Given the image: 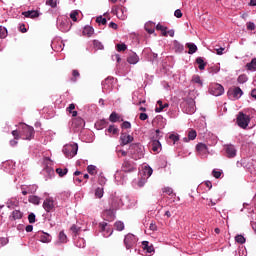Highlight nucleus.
<instances>
[{
  "label": "nucleus",
  "instance_id": "39",
  "mask_svg": "<svg viewBox=\"0 0 256 256\" xmlns=\"http://www.w3.org/2000/svg\"><path fill=\"white\" fill-rule=\"evenodd\" d=\"M116 154H117V157L119 158L127 157V151L121 149L119 146L116 147Z\"/></svg>",
  "mask_w": 256,
  "mask_h": 256
},
{
  "label": "nucleus",
  "instance_id": "17",
  "mask_svg": "<svg viewBox=\"0 0 256 256\" xmlns=\"http://www.w3.org/2000/svg\"><path fill=\"white\" fill-rule=\"evenodd\" d=\"M36 237L41 241V243H51L53 237H51V234L45 233V232H38L36 234Z\"/></svg>",
  "mask_w": 256,
  "mask_h": 256
},
{
  "label": "nucleus",
  "instance_id": "11",
  "mask_svg": "<svg viewBox=\"0 0 256 256\" xmlns=\"http://www.w3.org/2000/svg\"><path fill=\"white\" fill-rule=\"evenodd\" d=\"M196 151L202 159H207L209 155V148L206 146L205 143H198L196 145Z\"/></svg>",
  "mask_w": 256,
  "mask_h": 256
},
{
  "label": "nucleus",
  "instance_id": "22",
  "mask_svg": "<svg viewBox=\"0 0 256 256\" xmlns=\"http://www.w3.org/2000/svg\"><path fill=\"white\" fill-rule=\"evenodd\" d=\"M197 139V131L190 129L188 130V137H184L183 141L189 143V141H195Z\"/></svg>",
  "mask_w": 256,
  "mask_h": 256
},
{
  "label": "nucleus",
  "instance_id": "58",
  "mask_svg": "<svg viewBox=\"0 0 256 256\" xmlns=\"http://www.w3.org/2000/svg\"><path fill=\"white\" fill-rule=\"evenodd\" d=\"M72 75H73L74 78H72L71 81H73V83H75L77 81V77H79V75H80L79 71L73 70Z\"/></svg>",
  "mask_w": 256,
  "mask_h": 256
},
{
  "label": "nucleus",
  "instance_id": "53",
  "mask_svg": "<svg viewBox=\"0 0 256 256\" xmlns=\"http://www.w3.org/2000/svg\"><path fill=\"white\" fill-rule=\"evenodd\" d=\"M93 45L95 49H103V43H101L99 40H94Z\"/></svg>",
  "mask_w": 256,
  "mask_h": 256
},
{
  "label": "nucleus",
  "instance_id": "28",
  "mask_svg": "<svg viewBox=\"0 0 256 256\" xmlns=\"http://www.w3.org/2000/svg\"><path fill=\"white\" fill-rule=\"evenodd\" d=\"M22 15H24V17H29L30 19H35V17L39 16V12L36 10H29L26 12H22Z\"/></svg>",
  "mask_w": 256,
  "mask_h": 256
},
{
  "label": "nucleus",
  "instance_id": "10",
  "mask_svg": "<svg viewBox=\"0 0 256 256\" xmlns=\"http://www.w3.org/2000/svg\"><path fill=\"white\" fill-rule=\"evenodd\" d=\"M209 91L211 95H214V97H220V95L225 93V88H223L221 84H211Z\"/></svg>",
  "mask_w": 256,
  "mask_h": 256
},
{
  "label": "nucleus",
  "instance_id": "20",
  "mask_svg": "<svg viewBox=\"0 0 256 256\" xmlns=\"http://www.w3.org/2000/svg\"><path fill=\"white\" fill-rule=\"evenodd\" d=\"M121 145H129V143H133V136L122 133L120 136Z\"/></svg>",
  "mask_w": 256,
  "mask_h": 256
},
{
  "label": "nucleus",
  "instance_id": "59",
  "mask_svg": "<svg viewBox=\"0 0 256 256\" xmlns=\"http://www.w3.org/2000/svg\"><path fill=\"white\" fill-rule=\"evenodd\" d=\"M26 189L28 193H35L37 191V185L28 186Z\"/></svg>",
  "mask_w": 256,
  "mask_h": 256
},
{
  "label": "nucleus",
  "instance_id": "41",
  "mask_svg": "<svg viewBox=\"0 0 256 256\" xmlns=\"http://www.w3.org/2000/svg\"><path fill=\"white\" fill-rule=\"evenodd\" d=\"M196 63L199 65L198 68L200 69V71H203V69H205V61L203 60V58L199 57L196 59Z\"/></svg>",
  "mask_w": 256,
  "mask_h": 256
},
{
  "label": "nucleus",
  "instance_id": "45",
  "mask_svg": "<svg viewBox=\"0 0 256 256\" xmlns=\"http://www.w3.org/2000/svg\"><path fill=\"white\" fill-rule=\"evenodd\" d=\"M114 227L117 229V231H123V229H125V224L121 221H118L114 224Z\"/></svg>",
  "mask_w": 256,
  "mask_h": 256
},
{
  "label": "nucleus",
  "instance_id": "19",
  "mask_svg": "<svg viewBox=\"0 0 256 256\" xmlns=\"http://www.w3.org/2000/svg\"><path fill=\"white\" fill-rule=\"evenodd\" d=\"M224 149L226 151V157L229 159H233V157L237 156V149H235V146L233 145H226L224 146Z\"/></svg>",
  "mask_w": 256,
  "mask_h": 256
},
{
  "label": "nucleus",
  "instance_id": "23",
  "mask_svg": "<svg viewBox=\"0 0 256 256\" xmlns=\"http://www.w3.org/2000/svg\"><path fill=\"white\" fill-rule=\"evenodd\" d=\"M139 61V55H137V53L133 52L132 54H130L127 58V62L130 65H137Z\"/></svg>",
  "mask_w": 256,
  "mask_h": 256
},
{
  "label": "nucleus",
  "instance_id": "31",
  "mask_svg": "<svg viewBox=\"0 0 256 256\" xmlns=\"http://www.w3.org/2000/svg\"><path fill=\"white\" fill-rule=\"evenodd\" d=\"M144 27L147 33H149L150 35H152V33H155V23L147 22Z\"/></svg>",
  "mask_w": 256,
  "mask_h": 256
},
{
  "label": "nucleus",
  "instance_id": "6",
  "mask_svg": "<svg viewBox=\"0 0 256 256\" xmlns=\"http://www.w3.org/2000/svg\"><path fill=\"white\" fill-rule=\"evenodd\" d=\"M228 97L231 101H237V99H241V97H243V90L239 87L230 88L228 90Z\"/></svg>",
  "mask_w": 256,
  "mask_h": 256
},
{
  "label": "nucleus",
  "instance_id": "50",
  "mask_svg": "<svg viewBox=\"0 0 256 256\" xmlns=\"http://www.w3.org/2000/svg\"><path fill=\"white\" fill-rule=\"evenodd\" d=\"M96 23H99V25H107V19L103 18V16H98L96 18Z\"/></svg>",
  "mask_w": 256,
  "mask_h": 256
},
{
  "label": "nucleus",
  "instance_id": "35",
  "mask_svg": "<svg viewBox=\"0 0 256 256\" xmlns=\"http://www.w3.org/2000/svg\"><path fill=\"white\" fill-rule=\"evenodd\" d=\"M28 201L33 205H39V203H41V198H39V196L32 195L29 196Z\"/></svg>",
  "mask_w": 256,
  "mask_h": 256
},
{
  "label": "nucleus",
  "instance_id": "52",
  "mask_svg": "<svg viewBox=\"0 0 256 256\" xmlns=\"http://www.w3.org/2000/svg\"><path fill=\"white\" fill-rule=\"evenodd\" d=\"M46 5L55 9V7H57V0H46Z\"/></svg>",
  "mask_w": 256,
  "mask_h": 256
},
{
  "label": "nucleus",
  "instance_id": "64",
  "mask_svg": "<svg viewBox=\"0 0 256 256\" xmlns=\"http://www.w3.org/2000/svg\"><path fill=\"white\" fill-rule=\"evenodd\" d=\"M28 221H29V223H35V214L34 213H30L28 215Z\"/></svg>",
  "mask_w": 256,
  "mask_h": 256
},
{
  "label": "nucleus",
  "instance_id": "4",
  "mask_svg": "<svg viewBox=\"0 0 256 256\" xmlns=\"http://www.w3.org/2000/svg\"><path fill=\"white\" fill-rule=\"evenodd\" d=\"M162 137L163 136H161V131L157 129L155 131V135L152 136L151 141L152 151H154V153H159L161 151V142L159 141V139H161Z\"/></svg>",
  "mask_w": 256,
  "mask_h": 256
},
{
  "label": "nucleus",
  "instance_id": "33",
  "mask_svg": "<svg viewBox=\"0 0 256 256\" xmlns=\"http://www.w3.org/2000/svg\"><path fill=\"white\" fill-rule=\"evenodd\" d=\"M82 33L86 37H91L95 33V29H93V27H91V26H86V27H84Z\"/></svg>",
  "mask_w": 256,
  "mask_h": 256
},
{
  "label": "nucleus",
  "instance_id": "48",
  "mask_svg": "<svg viewBox=\"0 0 256 256\" xmlns=\"http://www.w3.org/2000/svg\"><path fill=\"white\" fill-rule=\"evenodd\" d=\"M192 82L197 83L200 87L203 85V81H201V77H199V75H194L192 77Z\"/></svg>",
  "mask_w": 256,
  "mask_h": 256
},
{
  "label": "nucleus",
  "instance_id": "27",
  "mask_svg": "<svg viewBox=\"0 0 256 256\" xmlns=\"http://www.w3.org/2000/svg\"><path fill=\"white\" fill-rule=\"evenodd\" d=\"M106 135H119V128L115 125H110L109 128L105 131Z\"/></svg>",
  "mask_w": 256,
  "mask_h": 256
},
{
  "label": "nucleus",
  "instance_id": "36",
  "mask_svg": "<svg viewBox=\"0 0 256 256\" xmlns=\"http://www.w3.org/2000/svg\"><path fill=\"white\" fill-rule=\"evenodd\" d=\"M142 247H143L144 251H147V253H153V251H155L153 246H149L148 241H143L142 242Z\"/></svg>",
  "mask_w": 256,
  "mask_h": 256
},
{
  "label": "nucleus",
  "instance_id": "26",
  "mask_svg": "<svg viewBox=\"0 0 256 256\" xmlns=\"http://www.w3.org/2000/svg\"><path fill=\"white\" fill-rule=\"evenodd\" d=\"M17 219H23V212L20 210H14L10 215V221H17Z\"/></svg>",
  "mask_w": 256,
  "mask_h": 256
},
{
  "label": "nucleus",
  "instance_id": "63",
  "mask_svg": "<svg viewBox=\"0 0 256 256\" xmlns=\"http://www.w3.org/2000/svg\"><path fill=\"white\" fill-rule=\"evenodd\" d=\"M170 139H171V141H173L174 143H177V141H179V135H177V134H171V135H170Z\"/></svg>",
  "mask_w": 256,
  "mask_h": 256
},
{
  "label": "nucleus",
  "instance_id": "32",
  "mask_svg": "<svg viewBox=\"0 0 256 256\" xmlns=\"http://www.w3.org/2000/svg\"><path fill=\"white\" fill-rule=\"evenodd\" d=\"M104 217L107 219V221H113L115 219V211L112 210H106L104 212Z\"/></svg>",
  "mask_w": 256,
  "mask_h": 256
},
{
  "label": "nucleus",
  "instance_id": "25",
  "mask_svg": "<svg viewBox=\"0 0 256 256\" xmlns=\"http://www.w3.org/2000/svg\"><path fill=\"white\" fill-rule=\"evenodd\" d=\"M147 179L148 178H145V176H141L140 178H138V180H134L133 181L134 187H145V183H147Z\"/></svg>",
  "mask_w": 256,
  "mask_h": 256
},
{
  "label": "nucleus",
  "instance_id": "34",
  "mask_svg": "<svg viewBox=\"0 0 256 256\" xmlns=\"http://www.w3.org/2000/svg\"><path fill=\"white\" fill-rule=\"evenodd\" d=\"M247 71H256V58H253L250 63L246 64Z\"/></svg>",
  "mask_w": 256,
  "mask_h": 256
},
{
  "label": "nucleus",
  "instance_id": "56",
  "mask_svg": "<svg viewBox=\"0 0 256 256\" xmlns=\"http://www.w3.org/2000/svg\"><path fill=\"white\" fill-rule=\"evenodd\" d=\"M77 15H79V12L77 10H74L70 13V18L72 21H77Z\"/></svg>",
  "mask_w": 256,
  "mask_h": 256
},
{
  "label": "nucleus",
  "instance_id": "5",
  "mask_svg": "<svg viewBox=\"0 0 256 256\" xmlns=\"http://www.w3.org/2000/svg\"><path fill=\"white\" fill-rule=\"evenodd\" d=\"M236 123L241 129H247L249 123H251V117L243 112H239Z\"/></svg>",
  "mask_w": 256,
  "mask_h": 256
},
{
  "label": "nucleus",
  "instance_id": "14",
  "mask_svg": "<svg viewBox=\"0 0 256 256\" xmlns=\"http://www.w3.org/2000/svg\"><path fill=\"white\" fill-rule=\"evenodd\" d=\"M58 29L60 31H62V33H67V31H69V29H71L69 20H67V18H59L58 19Z\"/></svg>",
  "mask_w": 256,
  "mask_h": 256
},
{
  "label": "nucleus",
  "instance_id": "13",
  "mask_svg": "<svg viewBox=\"0 0 256 256\" xmlns=\"http://www.w3.org/2000/svg\"><path fill=\"white\" fill-rule=\"evenodd\" d=\"M112 13H115L118 19L125 21V18L127 17V8H123L120 6H113Z\"/></svg>",
  "mask_w": 256,
  "mask_h": 256
},
{
  "label": "nucleus",
  "instance_id": "60",
  "mask_svg": "<svg viewBox=\"0 0 256 256\" xmlns=\"http://www.w3.org/2000/svg\"><path fill=\"white\" fill-rule=\"evenodd\" d=\"M7 243H9L8 238H0V247H5V245H7Z\"/></svg>",
  "mask_w": 256,
  "mask_h": 256
},
{
  "label": "nucleus",
  "instance_id": "15",
  "mask_svg": "<svg viewBox=\"0 0 256 256\" xmlns=\"http://www.w3.org/2000/svg\"><path fill=\"white\" fill-rule=\"evenodd\" d=\"M137 243V237L133 234H127L124 238L126 249H131Z\"/></svg>",
  "mask_w": 256,
  "mask_h": 256
},
{
  "label": "nucleus",
  "instance_id": "7",
  "mask_svg": "<svg viewBox=\"0 0 256 256\" xmlns=\"http://www.w3.org/2000/svg\"><path fill=\"white\" fill-rule=\"evenodd\" d=\"M57 203H55V199L53 197H47L43 202V209L46 211V213H51L55 210Z\"/></svg>",
  "mask_w": 256,
  "mask_h": 256
},
{
  "label": "nucleus",
  "instance_id": "3",
  "mask_svg": "<svg viewBox=\"0 0 256 256\" xmlns=\"http://www.w3.org/2000/svg\"><path fill=\"white\" fill-rule=\"evenodd\" d=\"M62 151L67 159H73L77 155V151H79V145L77 143L66 144Z\"/></svg>",
  "mask_w": 256,
  "mask_h": 256
},
{
  "label": "nucleus",
  "instance_id": "55",
  "mask_svg": "<svg viewBox=\"0 0 256 256\" xmlns=\"http://www.w3.org/2000/svg\"><path fill=\"white\" fill-rule=\"evenodd\" d=\"M116 49H117V51H127V45H125V44H117L116 45Z\"/></svg>",
  "mask_w": 256,
  "mask_h": 256
},
{
  "label": "nucleus",
  "instance_id": "46",
  "mask_svg": "<svg viewBox=\"0 0 256 256\" xmlns=\"http://www.w3.org/2000/svg\"><path fill=\"white\" fill-rule=\"evenodd\" d=\"M157 105H158V107H156L155 112L156 113H161V111H163V109H164L163 101L158 100Z\"/></svg>",
  "mask_w": 256,
  "mask_h": 256
},
{
  "label": "nucleus",
  "instance_id": "1",
  "mask_svg": "<svg viewBox=\"0 0 256 256\" xmlns=\"http://www.w3.org/2000/svg\"><path fill=\"white\" fill-rule=\"evenodd\" d=\"M130 153L132 155V159H143L145 157V147L139 143L137 144H131L130 147Z\"/></svg>",
  "mask_w": 256,
  "mask_h": 256
},
{
  "label": "nucleus",
  "instance_id": "42",
  "mask_svg": "<svg viewBox=\"0 0 256 256\" xmlns=\"http://www.w3.org/2000/svg\"><path fill=\"white\" fill-rule=\"evenodd\" d=\"M156 29H157V31H161V32H162V35H163L164 37H167V27H165V26H163V25H161V24H158V25L156 26Z\"/></svg>",
  "mask_w": 256,
  "mask_h": 256
},
{
  "label": "nucleus",
  "instance_id": "43",
  "mask_svg": "<svg viewBox=\"0 0 256 256\" xmlns=\"http://www.w3.org/2000/svg\"><path fill=\"white\" fill-rule=\"evenodd\" d=\"M103 195H104L103 188H101V187L96 188L95 197H97V199H101L103 197Z\"/></svg>",
  "mask_w": 256,
  "mask_h": 256
},
{
  "label": "nucleus",
  "instance_id": "40",
  "mask_svg": "<svg viewBox=\"0 0 256 256\" xmlns=\"http://www.w3.org/2000/svg\"><path fill=\"white\" fill-rule=\"evenodd\" d=\"M75 245H76V247L83 249L85 247V239L78 238L77 240H75Z\"/></svg>",
  "mask_w": 256,
  "mask_h": 256
},
{
  "label": "nucleus",
  "instance_id": "16",
  "mask_svg": "<svg viewBox=\"0 0 256 256\" xmlns=\"http://www.w3.org/2000/svg\"><path fill=\"white\" fill-rule=\"evenodd\" d=\"M99 227L104 237H111V235H113V229H111V226H109L107 222L100 223Z\"/></svg>",
  "mask_w": 256,
  "mask_h": 256
},
{
  "label": "nucleus",
  "instance_id": "30",
  "mask_svg": "<svg viewBox=\"0 0 256 256\" xmlns=\"http://www.w3.org/2000/svg\"><path fill=\"white\" fill-rule=\"evenodd\" d=\"M8 209H15V207L19 206V201L17 199H9L6 203Z\"/></svg>",
  "mask_w": 256,
  "mask_h": 256
},
{
  "label": "nucleus",
  "instance_id": "44",
  "mask_svg": "<svg viewBox=\"0 0 256 256\" xmlns=\"http://www.w3.org/2000/svg\"><path fill=\"white\" fill-rule=\"evenodd\" d=\"M68 169L67 168H57L56 169V173L59 174V177H65V174L68 173Z\"/></svg>",
  "mask_w": 256,
  "mask_h": 256
},
{
  "label": "nucleus",
  "instance_id": "54",
  "mask_svg": "<svg viewBox=\"0 0 256 256\" xmlns=\"http://www.w3.org/2000/svg\"><path fill=\"white\" fill-rule=\"evenodd\" d=\"M247 80L248 78H247V75L245 74H242L238 77V83H247Z\"/></svg>",
  "mask_w": 256,
  "mask_h": 256
},
{
  "label": "nucleus",
  "instance_id": "9",
  "mask_svg": "<svg viewBox=\"0 0 256 256\" xmlns=\"http://www.w3.org/2000/svg\"><path fill=\"white\" fill-rule=\"evenodd\" d=\"M110 205H111V209H113V210L121 209V207H123V205H124L123 197L115 194L111 198Z\"/></svg>",
  "mask_w": 256,
  "mask_h": 256
},
{
  "label": "nucleus",
  "instance_id": "51",
  "mask_svg": "<svg viewBox=\"0 0 256 256\" xmlns=\"http://www.w3.org/2000/svg\"><path fill=\"white\" fill-rule=\"evenodd\" d=\"M236 243H240V245H243L245 243V237L243 235H237L235 237Z\"/></svg>",
  "mask_w": 256,
  "mask_h": 256
},
{
  "label": "nucleus",
  "instance_id": "12",
  "mask_svg": "<svg viewBox=\"0 0 256 256\" xmlns=\"http://www.w3.org/2000/svg\"><path fill=\"white\" fill-rule=\"evenodd\" d=\"M122 171L124 173H133L134 171H137V164L129 160H124L122 164Z\"/></svg>",
  "mask_w": 256,
  "mask_h": 256
},
{
  "label": "nucleus",
  "instance_id": "57",
  "mask_svg": "<svg viewBox=\"0 0 256 256\" xmlns=\"http://www.w3.org/2000/svg\"><path fill=\"white\" fill-rule=\"evenodd\" d=\"M163 193H166V195H173V188L166 187L162 189Z\"/></svg>",
  "mask_w": 256,
  "mask_h": 256
},
{
  "label": "nucleus",
  "instance_id": "18",
  "mask_svg": "<svg viewBox=\"0 0 256 256\" xmlns=\"http://www.w3.org/2000/svg\"><path fill=\"white\" fill-rule=\"evenodd\" d=\"M114 179L117 185H123L125 183V172L123 170H117L114 174Z\"/></svg>",
  "mask_w": 256,
  "mask_h": 256
},
{
  "label": "nucleus",
  "instance_id": "37",
  "mask_svg": "<svg viewBox=\"0 0 256 256\" xmlns=\"http://www.w3.org/2000/svg\"><path fill=\"white\" fill-rule=\"evenodd\" d=\"M186 47H188L189 51V55H193V53H197V45H195L194 43H187Z\"/></svg>",
  "mask_w": 256,
  "mask_h": 256
},
{
  "label": "nucleus",
  "instance_id": "8",
  "mask_svg": "<svg viewBox=\"0 0 256 256\" xmlns=\"http://www.w3.org/2000/svg\"><path fill=\"white\" fill-rule=\"evenodd\" d=\"M35 134V129L32 126H29L27 124L22 125V132H21V137L23 139H31L33 135Z\"/></svg>",
  "mask_w": 256,
  "mask_h": 256
},
{
  "label": "nucleus",
  "instance_id": "24",
  "mask_svg": "<svg viewBox=\"0 0 256 256\" xmlns=\"http://www.w3.org/2000/svg\"><path fill=\"white\" fill-rule=\"evenodd\" d=\"M153 175V168L150 166H144L142 170V177L149 179Z\"/></svg>",
  "mask_w": 256,
  "mask_h": 256
},
{
  "label": "nucleus",
  "instance_id": "29",
  "mask_svg": "<svg viewBox=\"0 0 256 256\" xmlns=\"http://www.w3.org/2000/svg\"><path fill=\"white\" fill-rule=\"evenodd\" d=\"M67 234L64 231H61L58 235V241L56 242V245H59V243H67Z\"/></svg>",
  "mask_w": 256,
  "mask_h": 256
},
{
  "label": "nucleus",
  "instance_id": "21",
  "mask_svg": "<svg viewBox=\"0 0 256 256\" xmlns=\"http://www.w3.org/2000/svg\"><path fill=\"white\" fill-rule=\"evenodd\" d=\"M72 127H74V129L85 127V120H83V118L81 117H76L72 119Z\"/></svg>",
  "mask_w": 256,
  "mask_h": 256
},
{
  "label": "nucleus",
  "instance_id": "2",
  "mask_svg": "<svg viewBox=\"0 0 256 256\" xmlns=\"http://www.w3.org/2000/svg\"><path fill=\"white\" fill-rule=\"evenodd\" d=\"M181 108L184 113L187 115H193L195 111H197V107H195V100L193 98H188L181 103Z\"/></svg>",
  "mask_w": 256,
  "mask_h": 256
},
{
  "label": "nucleus",
  "instance_id": "61",
  "mask_svg": "<svg viewBox=\"0 0 256 256\" xmlns=\"http://www.w3.org/2000/svg\"><path fill=\"white\" fill-rule=\"evenodd\" d=\"M122 129H131V122H129V121L123 122Z\"/></svg>",
  "mask_w": 256,
  "mask_h": 256
},
{
  "label": "nucleus",
  "instance_id": "62",
  "mask_svg": "<svg viewBox=\"0 0 256 256\" xmlns=\"http://www.w3.org/2000/svg\"><path fill=\"white\" fill-rule=\"evenodd\" d=\"M247 29H248L249 31H255V23H253V22H248V23H247Z\"/></svg>",
  "mask_w": 256,
  "mask_h": 256
},
{
  "label": "nucleus",
  "instance_id": "38",
  "mask_svg": "<svg viewBox=\"0 0 256 256\" xmlns=\"http://www.w3.org/2000/svg\"><path fill=\"white\" fill-rule=\"evenodd\" d=\"M120 119L121 117L116 112H112L109 117V121H111V123H117V121H119Z\"/></svg>",
  "mask_w": 256,
  "mask_h": 256
},
{
  "label": "nucleus",
  "instance_id": "47",
  "mask_svg": "<svg viewBox=\"0 0 256 256\" xmlns=\"http://www.w3.org/2000/svg\"><path fill=\"white\" fill-rule=\"evenodd\" d=\"M87 171L90 175H95L97 173V167L95 165H89Z\"/></svg>",
  "mask_w": 256,
  "mask_h": 256
},
{
  "label": "nucleus",
  "instance_id": "49",
  "mask_svg": "<svg viewBox=\"0 0 256 256\" xmlns=\"http://www.w3.org/2000/svg\"><path fill=\"white\" fill-rule=\"evenodd\" d=\"M7 37V28L0 26V39Z\"/></svg>",
  "mask_w": 256,
  "mask_h": 256
}]
</instances>
